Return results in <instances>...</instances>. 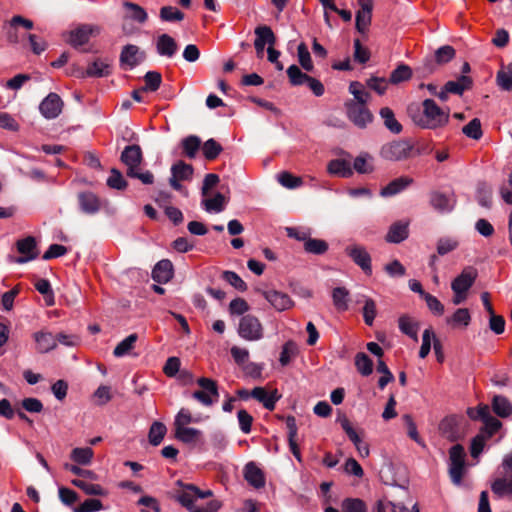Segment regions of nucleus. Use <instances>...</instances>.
I'll return each instance as SVG.
<instances>
[{
  "mask_svg": "<svg viewBox=\"0 0 512 512\" xmlns=\"http://www.w3.org/2000/svg\"><path fill=\"white\" fill-rule=\"evenodd\" d=\"M297 353H298L297 345L292 341L286 342L283 345L282 351L280 353L279 361H280L281 365L282 366L288 365L291 362V360L297 355Z\"/></svg>",
  "mask_w": 512,
  "mask_h": 512,
  "instance_id": "6e6d98bb",
  "label": "nucleus"
},
{
  "mask_svg": "<svg viewBox=\"0 0 512 512\" xmlns=\"http://www.w3.org/2000/svg\"><path fill=\"white\" fill-rule=\"evenodd\" d=\"M160 19L165 22H179L184 19V13L173 6H163L160 9Z\"/></svg>",
  "mask_w": 512,
  "mask_h": 512,
  "instance_id": "8fccbe9b",
  "label": "nucleus"
},
{
  "mask_svg": "<svg viewBox=\"0 0 512 512\" xmlns=\"http://www.w3.org/2000/svg\"><path fill=\"white\" fill-rule=\"evenodd\" d=\"M20 28L25 31L31 30L33 22L19 15L14 16L6 26V37L10 43H19L26 36V33L20 31Z\"/></svg>",
  "mask_w": 512,
  "mask_h": 512,
  "instance_id": "9d476101",
  "label": "nucleus"
},
{
  "mask_svg": "<svg viewBox=\"0 0 512 512\" xmlns=\"http://www.w3.org/2000/svg\"><path fill=\"white\" fill-rule=\"evenodd\" d=\"M411 149V145L406 141H393L382 146L380 155L389 161H400L410 155Z\"/></svg>",
  "mask_w": 512,
  "mask_h": 512,
  "instance_id": "1a4fd4ad",
  "label": "nucleus"
},
{
  "mask_svg": "<svg viewBox=\"0 0 512 512\" xmlns=\"http://www.w3.org/2000/svg\"><path fill=\"white\" fill-rule=\"evenodd\" d=\"M182 489L178 492L176 499L177 501L187 509H190L192 506H194V502L197 499H204L212 496L211 490H205L202 491L198 487H196L193 484H181L178 482Z\"/></svg>",
  "mask_w": 512,
  "mask_h": 512,
  "instance_id": "0eeeda50",
  "label": "nucleus"
},
{
  "mask_svg": "<svg viewBox=\"0 0 512 512\" xmlns=\"http://www.w3.org/2000/svg\"><path fill=\"white\" fill-rule=\"evenodd\" d=\"M238 334L247 341H258L263 338V326L257 317L246 315L240 319Z\"/></svg>",
  "mask_w": 512,
  "mask_h": 512,
  "instance_id": "423d86ee",
  "label": "nucleus"
},
{
  "mask_svg": "<svg viewBox=\"0 0 512 512\" xmlns=\"http://www.w3.org/2000/svg\"><path fill=\"white\" fill-rule=\"evenodd\" d=\"M100 31L101 28L97 25H79L68 33L66 40L71 46L79 47L88 43L91 36L98 35Z\"/></svg>",
  "mask_w": 512,
  "mask_h": 512,
  "instance_id": "6e6552de",
  "label": "nucleus"
},
{
  "mask_svg": "<svg viewBox=\"0 0 512 512\" xmlns=\"http://www.w3.org/2000/svg\"><path fill=\"white\" fill-rule=\"evenodd\" d=\"M103 509V504L95 498L86 499L74 512H97Z\"/></svg>",
  "mask_w": 512,
  "mask_h": 512,
  "instance_id": "774afa93",
  "label": "nucleus"
},
{
  "mask_svg": "<svg viewBox=\"0 0 512 512\" xmlns=\"http://www.w3.org/2000/svg\"><path fill=\"white\" fill-rule=\"evenodd\" d=\"M255 41H260L262 44L268 46H274L276 43V37L272 29L267 25H261L255 28Z\"/></svg>",
  "mask_w": 512,
  "mask_h": 512,
  "instance_id": "a19ab883",
  "label": "nucleus"
},
{
  "mask_svg": "<svg viewBox=\"0 0 512 512\" xmlns=\"http://www.w3.org/2000/svg\"><path fill=\"white\" fill-rule=\"evenodd\" d=\"M343 512H367L365 502L359 498H346L341 503Z\"/></svg>",
  "mask_w": 512,
  "mask_h": 512,
  "instance_id": "5fc2aeb1",
  "label": "nucleus"
},
{
  "mask_svg": "<svg viewBox=\"0 0 512 512\" xmlns=\"http://www.w3.org/2000/svg\"><path fill=\"white\" fill-rule=\"evenodd\" d=\"M465 450L460 444L452 446L449 450V476L454 485H461L466 473Z\"/></svg>",
  "mask_w": 512,
  "mask_h": 512,
  "instance_id": "20e7f679",
  "label": "nucleus"
},
{
  "mask_svg": "<svg viewBox=\"0 0 512 512\" xmlns=\"http://www.w3.org/2000/svg\"><path fill=\"white\" fill-rule=\"evenodd\" d=\"M327 172L331 176L349 178L353 175V168L346 159H333L327 164Z\"/></svg>",
  "mask_w": 512,
  "mask_h": 512,
  "instance_id": "4be33fe9",
  "label": "nucleus"
},
{
  "mask_svg": "<svg viewBox=\"0 0 512 512\" xmlns=\"http://www.w3.org/2000/svg\"><path fill=\"white\" fill-rule=\"evenodd\" d=\"M372 5L362 3L361 9L356 14V27L360 32H364L371 22Z\"/></svg>",
  "mask_w": 512,
  "mask_h": 512,
  "instance_id": "c9c22d12",
  "label": "nucleus"
},
{
  "mask_svg": "<svg viewBox=\"0 0 512 512\" xmlns=\"http://www.w3.org/2000/svg\"><path fill=\"white\" fill-rule=\"evenodd\" d=\"M123 7L127 10V19H131L140 24H143L147 21L148 14L145 11V9L142 8L140 5L133 2L125 1L123 2Z\"/></svg>",
  "mask_w": 512,
  "mask_h": 512,
  "instance_id": "2f4dec72",
  "label": "nucleus"
},
{
  "mask_svg": "<svg viewBox=\"0 0 512 512\" xmlns=\"http://www.w3.org/2000/svg\"><path fill=\"white\" fill-rule=\"evenodd\" d=\"M287 75L293 86L304 85L308 82L310 76L303 73L297 65H291L287 69Z\"/></svg>",
  "mask_w": 512,
  "mask_h": 512,
  "instance_id": "49530a36",
  "label": "nucleus"
},
{
  "mask_svg": "<svg viewBox=\"0 0 512 512\" xmlns=\"http://www.w3.org/2000/svg\"><path fill=\"white\" fill-rule=\"evenodd\" d=\"M472 85V80L468 76H460L455 81H448L445 84L447 91L456 95H462L465 90H468Z\"/></svg>",
  "mask_w": 512,
  "mask_h": 512,
  "instance_id": "4c0bfd02",
  "label": "nucleus"
},
{
  "mask_svg": "<svg viewBox=\"0 0 512 512\" xmlns=\"http://www.w3.org/2000/svg\"><path fill=\"white\" fill-rule=\"evenodd\" d=\"M200 390L192 393V398L204 406H212L219 397L218 387L214 380L201 377L197 379Z\"/></svg>",
  "mask_w": 512,
  "mask_h": 512,
  "instance_id": "39448f33",
  "label": "nucleus"
},
{
  "mask_svg": "<svg viewBox=\"0 0 512 512\" xmlns=\"http://www.w3.org/2000/svg\"><path fill=\"white\" fill-rule=\"evenodd\" d=\"M462 132L469 138L474 140H478L482 137V128L481 122L478 118L472 119L467 125H465L462 129Z\"/></svg>",
  "mask_w": 512,
  "mask_h": 512,
  "instance_id": "680f3d73",
  "label": "nucleus"
},
{
  "mask_svg": "<svg viewBox=\"0 0 512 512\" xmlns=\"http://www.w3.org/2000/svg\"><path fill=\"white\" fill-rule=\"evenodd\" d=\"M459 422L460 419L455 415L446 417L440 423V430L447 438L455 440L458 437L455 428L459 425Z\"/></svg>",
  "mask_w": 512,
  "mask_h": 512,
  "instance_id": "58836bf2",
  "label": "nucleus"
},
{
  "mask_svg": "<svg viewBox=\"0 0 512 512\" xmlns=\"http://www.w3.org/2000/svg\"><path fill=\"white\" fill-rule=\"evenodd\" d=\"M156 51L162 57L172 58L178 50L177 42L168 34H161L157 37Z\"/></svg>",
  "mask_w": 512,
  "mask_h": 512,
  "instance_id": "6ab92c4d",
  "label": "nucleus"
},
{
  "mask_svg": "<svg viewBox=\"0 0 512 512\" xmlns=\"http://www.w3.org/2000/svg\"><path fill=\"white\" fill-rule=\"evenodd\" d=\"M298 61L301 67L306 71L313 70V63L310 56V52L305 43H300L297 48Z\"/></svg>",
  "mask_w": 512,
  "mask_h": 512,
  "instance_id": "4d7b16f0",
  "label": "nucleus"
},
{
  "mask_svg": "<svg viewBox=\"0 0 512 512\" xmlns=\"http://www.w3.org/2000/svg\"><path fill=\"white\" fill-rule=\"evenodd\" d=\"M498 86L505 91H512V64L507 65L497 73Z\"/></svg>",
  "mask_w": 512,
  "mask_h": 512,
  "instance_id": "09e8293b",
  "label": "nucleus"
},
{
  "mask_svg": "<svg viewBox=\"0 0 512 512\" xmlns=\"http://www.w3.org/2000/svg\"><path fill=\"white\" fill-rule=\"evenodd\" d=\"M422 106L423 114L413 118L418 126L426 129H437L448 123L450 116L449 109H442L432 99H425Z\"/></svg>",
  "mask_w": 512,
  "mask_h": 512,
  "instance_id": "f03ea898",
  "label": "nucleus"
},
{
  "mask_svg": "<svg viewBox=\"0 0 512 512\" xmlns=\"http://www.w3.org/2000/svg\"><path fill=\"white\" fill-rule=\"evenodd\" d=\"M166 433L167 428L162 422H153L148 434L150 444H152L153 446H158L164 439Z\"/></svg>",
  "mask_w": 512,
  "mask_h": 512,
  "instance_id": "ea45409f",
  "label": "nucleus"
},
{
  "mask_svg": "<svg viewBox=\"0 0 512 512\" xmlns=\"http://www.w3.org/2000/svg\"><path fill=\"white\" fill-rule=\"evenodd\" d=\"M202 420L203 417L201 415H193L188 408H181L175 415L173 427H187Z\"/></svg>",
  "mask_w": 512,
  "mask_h": 512,
  "instance_id": "c756f323",
  "label": "nucleus"
},
{
  "mask_svg": "<svg viewBox=\"0 0 512 512\" xmlns=\"http://www.w3.org/2000/svg\"><path fill=\"white\" fill-rule=\"evenodd\" d=\"M145 58V53L133 44L125 45L120 54V65L124 69H133Z\"/></svg>",
  "mask_w": 512,
  "mask_h": 512,
  "instance_id": "ddd939ff",
  "label": "nucleus"
},
{
  "mask_svg": "<svg viewBox=\"0 0 512 512\" xmlns=\"http://www.w3.org/2000/svg\"><path fill=\"white\" fill-rule=\"evenodd\" d=\"M63 108V102L58 94H48L40 103L39 110L46 119H54L59 116Z\"/></svg>",
  "mask_w": 512,
  "mask_h": 512,
  "instance_id": "4468645a",
  "label": "nucleus"
},
{
  "mask_svg": "<svg viewBox=\"0 0 512 512\" xmlns=\"http://www.w3.org/2000/svg\"><path fill=\"white\" fill-rule=\"evenodd\" d=\"M349 92L354 98L345 103L347 117L355 126L365 128L373 120V114L367 107L370 94L357 81L350 83Z\"/></svg>",
  "mask_w": 512,
  "mask_h": 512,
  "instance_id": "f257e3e1",
  "label": "nucleus"
},
{
  "mask_svg": "<svg viewBox=\"0 0 512 512\" xmlns=\"http://www.w3.org/2000/svg\"><path fill=\"white\" fill-rule=\"evenodd\" d=\"M491 490L498 498L512 499V474L495 478Z\"/></svg>",
  "mask_w": 512,
  "mask_h": 512,
  "instance_id": "412c9836",
  "label": "nucleus"
},
{
  "mask_svg": "<svg viewBox=\"0 0 512 512\" xmlns=\"http://www.w3.org/2000/svg\"><path fill=\"white\" fill-rule=\"evenodd\" d=\"M408 237V224L404 222H396L391 225L386 240L390 243H400Z\"/></svg>",
  "mask_w": 512,
  "mask_h": 512,
  "instance_id": "7c9ffc66",
  "label": "nucleus"
},
{
  "mask_svg": "<svg viewBox=\"0 0 512 512\" xmlns=\"http://www.w3.org/2000/svg\"><path fill=\"white\" fill-rule=\"evenodd\" d=\"M355 365L359 373L368 376L373 371V363L371 359L364 353H358L355 357Z\"/></svg>",
  "mask_w": 512,
  "mask_h": 512,
  "instance_id": "13d9d810",
  "label": "nucleus"
},
{
  "mask_svg": "<svg viewBox=\"0 0 512 512\" xmlns=\"http://www.w3.org/2000/svg\"><path fill=\"white\" fill-rule=\"evenodd\" d=\"M380 116L384 120V124L387 129H389L392 133L398 134L402 130L401 124L396 120L393 111L384 107L380 110Z\"/></svg>",
  "mask_w": 512,
  "mask_h": 512,
  "instance_id": "37998d69",
  "label": "nucleus"
},
{
  "mask_svg": "<svg viewBox=\"0 0 512 512\" xmlns=\"http://www.w3.org/2000/svg\"><path fill=\"white\" fill-rule=\"evenodd\" d=\"M492 407L494 412L500 417H508L512 414V404L503 396L493 398Z\"/></svg>",
  "mask_w": 512,
  "mask_h": 512,
  "instance_id": "79ce46f5",
  "label": "nucleus"
},
{
  "mask_svg": "<svg viewBox=\"0 0 512 512\" xmlns=\"http://www.w3.org/2000/svg\"><path fill=\"white\" fill-rule=\"evenodd\" d=\"M174 436L177 440L192 444L198 442L202 437V431L193 427H175Z\"/></svg>",
  "mask_w": 512,
  "mask_h": 512,
  "instance_id": "b1692460",
  "label": "nucleus"
},
{
  "mask_svg": "<svg viewBox=\"0 0 512 512\" xmlns=\"http://www.w3.org/2000/svg\"><path fill=\"white\" fill-rule=\"evenodd\" d=\"M121 160L127 166V174H133L134 169H138L142 161L141 148L138 145L125 147L121 154Z\"/></svg>",
  "mask_w": 512,
  "mask_h": 512,
  "instance_id": "2eb2a0df",
  "label": "nucleus"
},
{
  "mask_svg": "<svg viewBox=\"0 0 512 512\" xmlns=\"http://www.w3.org/2000/svg\"><path fill=\"white\" fill-rule=\"evenodd\" d=\"M32 337L39 353H48L57 347L55 335L47 330L37 331L33 333Z\"/></svg>",
  "mask_w": 512,
  "mask_h": 512,
  "instance_id": "f3484780",
  "label": "nucleus"
},
{
  "mask_svg": "<svg viewBox=\"0 0 512 512\" xmlns=\"http://www.w3.org/2000/svg\"><path fill=\"white\" fill-rule=\"evenodd\" d=\"M349 292L343 287H337L333 290V304L337 310L345 311L348 308Z\"/></svg>",
  "mask_w": 512,
  "mask_h": 512,
  "instance_id": "603ef678",
  "label": "nucleus"
},
{
  "mask_svg": "<svg viewBox=\"0 0 512 512\" xmlns=\"http://www.w3.org/2000/svg\"><path fill=\"white\" fill-rule=\"evenodd\" d=\"M477 278V270L473 267L464 268L461 273L452 281L451 289L454 293L452 302L459 305L467 299L468 291Z\"/></svg>",
  "mask_w": 512,
  "mask_h": 512,
  "instance_id": "7ed1b4c3",
  "label": "nucleus"
},
{
  "mask_svg": "<svg viewBox=\"0 0 512 512\" xmlns=\"http://www.w3.org/2000/svg\"><path fill=\"white\" fill-rule=\"evenodd\" d=\"M173 274V264L168 259L160 260L152 270L153 280L161 284L169 282L172 279Z\"/></svg>",
  "mask_w": 512,
  "mask_h": 512,
  "instance_id": "aec40b11",
  "label": "nucleus"
},
{
  "mask_svg": "<svg viewBox=\"0 0 512 512\" xmlns=\"http://www.w3.org/2000/svg\"><path fill=\"white\" fill-rule=\"evenodd\" d=\"M35 288L40 294H42L46 297V302L48 305L54 304V295H53V291H52L50 282L48 280L38 279L35 282Z\"/></svg>",
  "mask_w": 512,
  "mask_h": 512,
  "instance_id": "69168bd1",
  "label": "nucleus"
},
{
  "mask_svg": "<svg viewBox=\"0 0 512 512\" xmlns=\"http://www.w3.org/2000/svg\"><path fill=\"white\" fill-rule=\"evenodd\" d=\"M94 452L90 447L74 448L71 452V459L80 465H88L93 459Z\"/></svg>",
  "mask_w": 512,
  "mask_h": 512,
  "instance_id": "c03bdc74",
  "label": "nucleus"
},
{
  "mask_svg": "<svg viewBox=\"0 0 512 512\" xmlns=\"http://www.w3.org/2000/svg\"><path fill=\"white\" fill-rule=\"evenodd\" d=\"M278 182L285 188L294 189L300 187L303 181L300 177L294 176L289 172H281L277 175Z\"/></svg>",
  "mask_w": 512,
  "mask_h": 512,
  "instance_id": "bf43d9fd",
  "label": "nucleus"
},
{
  "mask_svg": "<svg viewBox=\"0 0 512 512\" xmlns=\"http://www.w3.org/2000/svg\"><path fill=\"white\" fill-rule=\"evenodd\" d=\"M345 252L364 271L365 274L371 275V257L363 246L350 245L346 247Z\"/></svg>",
  "mask_w": 512,
  "mask_h": 512,
  "instance_id": "f8f14e48",
  "label": "nucleus"
},
{
  "mask_svg": "<svg viewBox=\"0 0 512 512\" xmlns=\"http://www.w3.org/2000/svg\"><path fill=\"white\" fill-rule=\"evenodd\" d=\"M171 173L178 180H188L192 177L193 168L191 165L179 161L172 166Z\"/></svg>",
  "mask_w": 512,
  "mask_h": 512,
  "instance_id": "864d4df0",
  "label": "nucleus"
},
{
  "mask_svg": "<svg viewBox=\"0 0 512 512\" xmlns=\"http://www.w3.org/2000/svg\"><path fill=\"white\" fill-rule=\"evenodd\" d=\"M430 203L441 213L450 212L455 205V199L453 196H447L445 194L435 192L431 195Z\"/></svg>",
  "mask_w": 512,
  "mask_h": 512,
  "instance_id": "a878e982",
  "label": "nucleus"
},
{
  "mask_svg": "<svg viewBox=\"0 0 512 512\" xmlns=\"http://www.w3.org/2000/svg\"><path fill=\"white\" fill-rule=\"evenodd\" d=\"M17 251L21 256L11 258L14 263L23 264L30 262L38 257V249L36 239L32 236H28L24 239L18 240L16 243Z\"/></svg>",
  "mask_w": 512,
  "mask_h": 512,
  "instance_id": "9b49d317",
  "label": "nucleus"
},
{
  "mask_svg": "<svg viewBox=\"0 0 512 512\" xmlns=\"http://www.w3.org/2000/svg\"><path fill=\"white\" fill-rule=\"evenodd\" d=\"M377 371L382 374L378 380V386L380 389H384L388 383L394 380V376L383 360L378 361Z\"/></svg>",
  "mask_w": 512,
  "mask_h": 512,
  "instance_id": "0e129e2a",
  "label": "nucleus"
},
{
  "mask_svg": "<svg viewBox=\"0 0 512 512\" xmlns=\"http://www.w3.org/2000/svg\"><path fill=\"white\" fill-rule=\"evenodd\" d=\"M111 73V65L108 61L97 59L86 70V76L89 77H106Z\"/></svg>",
  "mask_w": 512,
  "mask_h": 512,
  "instance_id": "473e14b6",
  "label": "nucleus"
},
{
  "mask_svg": "<svg viewBox=\"0 0 512 512\" xmlns=\"http://www.w3.org/2000/svg\"><path fill=\"white\" fill-rule=\"evenodd\" d=\"M226 204L227 199L221 193H216L212 198L202 200V205L207 212L219 213L225 209Z\"/></svg>",
  "mask_w": 512,
  "mask_h": 512,
  "instance_id": "72a5a7b5",
  "label": "nucleus"
},
{
  "mask_svg": "<svg viewBox=\"0 0 512 512\" xmlns=\"http://www.w3.org/2000/svg\"><path fill=\"white\" fill-rule=\"evenodd\" d=\"M202 151L206 159L213 160L222 151V146L214 139H209L203 144Z\"/></svg>",
  "mask_w": 512,
  "mask_h": 512,
  "instance_id": "e2e57ef3",
  "label": "nucleus"
},
{
  "mask_svg": "<svg viewBox=\"0 0 512 512\" xmlns=\"http://www.w3.org/2000/svg\"><path fill=\"white\" fill-rule=\"evenodd\" d=\"M72 485L81 489L85 494L92 496H107L108 491L99 484L88 482L83 479H73Z\"/></svg>",
  "mask_w": 512,
  "mask_h": 512,
  "instance_id": "c85d7f7f",
  "label": "nucleus"
},
{
  "mask_svg": "<svg viewBox=\"0 0 512 512\" xmlns=\"http://www.w3.org/2000/svg\"><path fill=\"white\" fill-rule=\"evenodd\" d=\"M137 334H130L124 340H122L114 349L113 354L116 357H122L127 355L133 348L137 341Z\"/></svg>",
  "mask_w": 512,
  "mask_h": 512,
  "instance_id": "3c124183",
  "label": "nucleus"
},
{
  "mask_svg": "<svg viewBox=\"0 0 512 512\" xmlns=\"http://www.w3.org/2000/svg\"><path fill=\"white\" fill-rule=\"evenodd\" d=\"M304 249L307 253L321 255L328 250V244L324 240L309 237L304 243Z\"/></svg>",
  "mask_w": 512,
  "mask_h": 512,
  "instance_id": "de8ad7c7",
  "label": "nucleus"
},
{
  "mask_svg": "<svg viewBox=\"0 0 512 512\" xmlns=\"http://www.w3.org/2000/svg\"><path fill=\"white\" fill-rule=\"evenodd\" d=\"M411 77L412 69L408 65L401 64L391 72L389 82L392 84H399L409 80Z\"/></svg>",
  "mask_w": 512,
  "mask_h": 512,
  "instance_id": "a18cd8bd",
  "label": "nucleus"
},
{
  "mask_svg": "<svg viewBox=\"0 0 512 512\" xmlns=\"http://www.w3.org/2000/svg\"><path fill=\"white\" fill-rule=\"evenodd\" d=\"M413 182L412 178L409 177H399L392 180L385 187L381 189V196L390 197L398 194L403 191L406 187H408Z\"/></svg>",
  "mask_w": 512,
  "mask_h": 512,
  "instance_id": "bb28decb",
  "label": "nucleus"
},
{
  "mask_svg": "<svg viewBox=\"0 0 512 512\" xmlns=\"http://www.w3.org/2000/svg\"><path fill=\"white\" fill-rule=\"evenodd\" d=\"M81 210L87 214H94L100 209V201L98 197L91 192H83L78 196Z\"/></svg>",
  "mask_w": 512,
  "mask_h": 512,
  "instance_id": "393cba45",
  "label": "nucleus"
},
{
  "mask_svg": "<svg viewBox=\"0 0 512 512\" xmlns=\"http://www.w3.org/2000/svg\"><path fill=\"white\" fill-rule=\"evenodd\" d=\"M353 168L360 174H368L374 171L373 157L368 153L357 156L353 163Z\"/></svg>",
  "mask_w": 512,
  "mask_h": 512,
  "instance_id": "e433bc0d",
  "label": "nucleus"
},
{
  "mask_svg": "<svg viewBox=\"0 0 512 512\" xmlns=\"http://www.w3.org/2000/svg\"><path fill=\"white\" fill-rule=\"evenodd\" d=\"M471 322V314L467 308H458L450 317L446 318V323L452 328H466Z\"/></svg>",
  "mask_w": 512,
  "mask_h": 512,
  "instance_id": "cd10ccee",
  "label": "nucleus"
},
{
  "mask_svg": "<svg viewBox=\"0 0 512 512\" xmlns=\"http://www.w3.org/2000/svg\"><path fill=\"white\" fill-rule=\"evenodd\" d=\"M245 480L254 488L260 489L265 486V475L255 462H248L244 469Z\"/></svg>",
  "mask_w": 512,
  "mask_h": 512,
  "instance_id": "a211bd4d",
  "label": "nucleus"
},
{
  "mask_svg": "<svg viewBox=\"0 0 512 512\" xmlns=\"http://www.w3.org/2000/svg\"><path fill=\"white\" fill-rule=\"evenodd\" d=\"M399 329L402 333L412 338L415 342L418 341L419 325L409 316L403 315L399 318Z\"/></svg>",
  "mask_w": 512,
  "mask_h": 512,
  "instance_id": "f704fd0d",
  "label": "nucleus"
},
{
  "mask_svg": "<svg viewBox=\"0 0 512 512\" xmlns=\"http://www.w3.org/2000/svg\"><path fill=\"white\" fill-rule=\"evenodd\" d=\"M145 86L142 88L143 91H156L159 89L162 76L159 72L149 71L144 77Z\"/></svg>",
  "mask_w": 512,
  "mask_h": 512,
  "instance_id": "052dcab7",
  "label": "nucleus"
},
{
  "mask_svg": "<svg viewBox=\"0 0 512 512\" xmlns=\"http://www.w3.org/2000/svg\"><path fill=\"white\" fill-rule=\"evenodd\" d=\"M250 396L259 401L260 403H262L263 406L270 411H272L275 408V404L279 399L276 390L269 393L263 387H255L250 392Z\"/></svg>",
  "mask_w": 512,
  "mask_h": 512,
  "instance_id": "5701e85b",
  "label": "nucleus"
},
{
  "mask_svg": "<svg viewBox=\"0 0 512 512\" xmlns=\"http://www.w3.org/2000/svg\"><path fill=\"white\" fill-rule=\"evenodd\" d=\"M262 295L277 311H285L293 306L292 299L286 293L277 290H267L263 291Z\"/></svg>",
  "mask_w": 512,
  "mask_h": 512,
  "instance_id": "dca6fc26",
  "label": "nucleus"
},
{
  "mask_svg": "<svg viewBox=\"0 0 512 512\" xmlns=\"http://www.w3.org/2000/svg\"><path fill=\"white\" fill-rule=\"evenodd\" d=\"M200 139L197 136H189L182 141V146L185 154L189 158H193L196 155L200 147Z\"/></svg>",
  "mask_w": 512,
  "mask_h": 512,
  "instance_id": "338daca9",
  "label": "nucleus"
}]
</instances>
